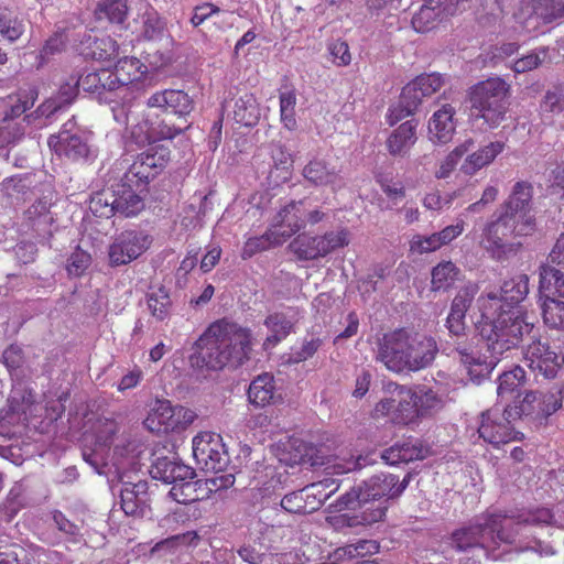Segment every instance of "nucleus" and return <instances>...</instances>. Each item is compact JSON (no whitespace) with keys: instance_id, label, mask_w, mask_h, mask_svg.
Returning <instances> with one entry per match:
<instances>
[{"instance_id":"f257e3e1","label":"nucleus","mask_w":564,"mask_h":564,"mask_svg":"<svg viewBox=\"0 0 564 564\" xmlns=\"http://www.w3.org/2000/svg\"><path fill=\"white\" fill-rule=\"evenodd\" d=\"M528 293L529 276L519 274L506 281L499 292L491 291L478 297L477 305L481 313L478 329L489 355H482L463 343L455 348L456 358L470 381L479 383L487 378L502 355L533 329V324L518 306Z\"/></svg>"},{"instance_id":"f03ea898","label":"nucleus","mask_w":564,"mask_h":564,"mask_svg":"<svg viewBox=\"0 0 564 564\" xmlns=\"http://www.w3.org/2000/svg\"><path fill=\"white\" fill-rule=\"evenodd\" d=\"M553 518L546 508L519 513H482L454 530L449 544L456 551L473 552L477 557H486L489 549L500 543L512 544L528 527L551 524Z\"/></svg>"},{"instance_id":"7ed1b4c3","label":"nucleus","mask_w":564,"mask_h":564,"mask_svg":"<svg viewBox=\"0 0 564 564\" xmlns=\"http://www.w3.org/2000/svg\"><path fill=\"white\" fill-rule=\"evenodd\" d=\"M397 484L398 476L381 473L340 496L336 503L338 510L349 509L357 512L335 517L333 520L335 529L370 525L381 521L388 510L387 501L395 498L392 491Z\"/></svg>"},{"instance_id":"20e7f679","label":"nucleus","mask_w":564,"mask_h":564,"mask_svg":"<svg viewBox=\"0 0 564 564\" xmlns=\"http://www.w3.org/2000/svg\"><path fill=\"white\" fill-rule=\"evenodd\" d=\"M196 362L210 370L236 368L249 359L251 330L226 318L210 324L196 343Z\"/></svg>"},{"instance_id":"39448f33","label":"nucleus","mask_w":564,"mask_h":564,"mask_svg":"<svg viewBox=\"0 0 564 564\" xmlns=\"http://www.w3.org/2000/svg\"><path fill=\"white\" fill-rule=\"evenodd\" d=\"M437 352L438 347L433 337L400 328L383 335L378 344L376 358L388 370L400 373L427 368Z\"/></svg>"},{"instance_id":"423d86ee","label":"nucleus","mask_w":564,"mask_h":564,"mask_svg":"<svg viewBox=\"0 0 564 564\" xmlns=\"http://www.w3.org/2000/svg\"><path fill=\"white\" fill-rule=\"evenodd\" d=\"M534 230V216H521L518 219L511 217L510 213L500 212L495 220L485 226L480 245L494 259L502 261L516 256L522 246L520 241H509V238L527 237Z\"/></svg>"},{"instance_id":"0eeeda50","label":"nucleus","mask_w":564,"mask_h":564,"mask_svg":"<svg viewBox=\"0 0 564 564\" xmlns=\"http://www.w3.org/2000/svg\"><path fill=\"white\" fill-rule=\"evenodd\" d=\"M508 85L500 78H489L475 85L470 91L471 109L490 128H496L505 118Z\"/></svg>"},{"instance_id":"6e6552de","label":"nucleus","mask_w":564,"mask_h":564,"mask_svg":"<svg viewBox=\"0 0 564 564\" xmlns=\"http://www.w3.org/2000/svg\"><path fill=\"white\" fill-rule=\"evenodd\" d=\"M414 394L410 387L394 384L389 398L381 399L373 408V416H389L395 425L416 426L421 422Z\"/></svg>"},{"instance_id":"1a4fd4ad","label":"nucleus","mask_w":564,"mask_h":564,"mask_svg":"<svg viewBox=\"0 0 564 564\" xmlns=\"http://www.w3.org/2000/svg\"><path fill=\"white\" fill-rule=\"evenodd\" d=\"M193 456L205 471L219 473L225 470L229 463L223 438L213 432H202L193 438Z\"/></svg>"},{"instance_id":"9d476101","label":"nucleus","mask_w":564,"mask_h":564,"mask_svg":"<svg viewBox=\"0 0 564 564\" xmlns=\"http://www.w3.org/2000/svg\"><path fill=\"white\" fill-rule=\"evenodd\" d=\"M514 417H509L498 406H494L480 415V424L478 426L479 436L487 443L498 447L502 444H507L521 438L522 433L517 432L512 426L511 422Z\"/></svg>"},{"instance_id":"9b49d317","label":"nucleus","mask_w":564,"mask_h":564,"mask_svg":"<svg viewBox=\"0 0 564 564\" xmlns=\"http://www.w3.org/2000/svg\"><path fill=\"white\" fill-rule=\"evenodd\" d=\"M170 160V150L161 144H151L140 153L129 166L126 182L142 183L147 185L161 173Z\"/></svg>"},{"instance_id":"f8f14e48","label":"nucleus","mask_w":564,"mask_h":564,"mask_svg":"<svg viewBox=\"0 0 564 564\" xmlns=\"http://www.w3.org/2000/svg\"><path fill=\"white\" fill-rule=\"evenodd\" d=\"M152 243V238L141 230H126L109 246V261L122 265L140 257Z\"/></svg>"},{"instance_id":"ddd939ff","label":"nucleus","mask_w":564,"mask_h":564,"mask_svg":"<svg viewBox=\"0 0 564 564\" xmlns=\"http://www.w3.org/2000/svg\"><path fill=\"white\" fill-rule=\"evenodd\" d=\"M303 202H292L284 206L273 219L272 228L265 234L271 243H281L306 224Z\"/></svg>"},{"instance_id":"4468645a","label":"nucleus","mask_w":564,"mask_h":564,"mask_svg":"<svg viewBox=\"0 0 564 564\" xmlns=\"http://www.w3.org/2000/svg\"><path fill=\"white\" fill-rule=\"evenodd\" d=\"M197 417L196 413L183 405H173L169 400H158L147 422L158 423L165 432L187 429Z\"/></svg>"},{"instance_id":"2eb2a0df","label":"nucleus","mask_w":564,"mask_h":564,"mask_svg":"<svg viewBox=\"0 0 564 564\" xmlns=\"http://www.w3.org/2000/svg\"><path fill=\"white\" fill-rule=\"evenodd\" d=\"M523 360L533 372L540 373L544 378H553L563 359L546 343L533 339L524 349Z\"/></svg>"},{"instance_id":"dca6fc26","label":"nucleus","mask_w":564,"mask_h":564,"mask_svg":"<svg viewBox=\"0 0 564 564\" xmlns=\"http://www.w3.org/2000/svg\"><path fill=\"white\" fill-rule=\"evenodd\" d=\"M563 13L564 0H532L521 4L516 18L525 28H535L539 19L551 21Z\"/></svg>"},{"instance_id":"f3484780","label":"nucleus","mask_w":564,"mask_h":564,"mask_svg":"<svg viewBox=\"0 0 564 564\" xmlns=\"http://www.w3.org/2000/svg\"><path fill=\"white\" fill-rule=\"evenodd\" d=\"M147 106L150 108H160L165 112H171L177 117H186L194 109V101L183 90L180 89H163L152 94L148 100Z\"/></svg>"},{"instance_id":"a211bd4d","label":"nucleus","mask_w":564,"mask_h":564,"mask_svg":"<svg viewBox=\"0 0 564 564\" xmlns=\"http://www.w3.org/2000/svg\"><path fill=\"white\" fill-rule=\"evenodd\" d=\"M48 145L57 155H64L70 161L87 160L91 155L87 140L78 133H70L66 129L57 135H52L48 139Z\"/></svg>"},{"instance_id":"6ab92c4d","label":"nucleus","mask_w":564,"mask_h":564,"mask_svg":"<svg viewBox=\"0 0 564 564\" xmlns=\"http://www.w3.org/2000/svg\"><path fill=\"white\" fill-rule=\"evenodd\" d=\"M145 185L142 183L126 182V174L121 178L116 193L115 210L124 217H132L139 214L143 207V199L140 193L143 192Z\"/></svg>"},{"instance_id":"aec40b11","label":"nucleus","mask_w":564,"mask_h":564,"mask_svg":"<svg viewBox=\"0 0 564 564\" xmlns=\"http://www.w3.org/2000/svg\"><path fill=\"white\" fill-rule=\"evenodd\" d=\"M303 176L316 186H330L333 191L345 184L340 170L321 159L310 161L303 169Z\"/></svg>"},{"instance_id":"412c9836","label":"nucleus","mask_w":564,"mask_h":564,"mask_svg":"<svg viewBox=\"0 0 564 564\" xmlns=\"http://www.w3.org/2000/svg\"><path fill=\"white\" fill-rule=\"evenodd\" d=\"M455 108L449 104H444L437 109L429 121V135L433 143L446 144L455 133Z\"/></svg>"},{"instance_id":"4be33fe9","label":"nucleus","mask_w":564,"mask_h":564,"mask_svg":"<svg viewBox=\"0 0 564 564\" xmlns=\"http://www.w3.org/2000/svg\"><path fill=\"white\" fill-rule=\"evenodd\" d=\"M118 44L108 35H86L79 45L80 54L97 61H112L118 56Z\"/></svg>"},{"instance_id":"5701e85b","label":"nucleus","mask_w":564,"mask_h":564,"mask_svg":"<svg viewBox=\"0 0 564 564\" xmlns=\"http://www.w3.org/2000/svg\"><path fill=\"white\" fill-rule=\"evenodd\" d=\"M150 473L154 479L162 480L165 484H175L194 478V470L189 466L169 457H159L152 465Z\"/></svg>"},{"instance_id":"b1692460","label":"nucleus","mask_w":564,"mask_h":564,"mask_svg":"<svg viewBox=\"0 0 564 564\" xmlns=\"http://www.w3.org/2000/svg\"><path fill=\"white\" fill-rule=\"evenodd\" d=\"M297 312L289 311L286 313H273L264 319V325L271 332L264 343L263 348L270 349L284 339L293 329L297 322Z\"/></svg>"},{"instance_id":"393cba45","label":"nucleus","mask_w":564,"mask_h":564,"mask_svg":"<svg viewBox=\"0 0 564 564\" xmlns=\"http://www.w3.org/2000/svg\"><path fill=\"white\" fill-rule=\"evenodd\" d=\"M416 127L415 120H408L391 132L386 142L391 155L404 156L408 154L417 140Z\"/></svg>"},{"instance_id":"a878e982","label":"nucleus","mask_w":564,"mask_h":564,"mask_svg":"<svg viewBox=\"0 0 564 564\" xmlns=\"http://www.w3.org/2000/svg\"><path fill=\"white\" fill-rule=\"evenodd\" d=\"M532 186L528 182H517L508 199L501 206V212L511 214V217L521 219V216H533L531 214Z\"/></svg>"},{"instance_id":"bb28decb","label":"nucleus","mask_w":564,"mask_h":564,"mask_svg":"<svg viewBox=\"0 0 564 564\" xmlns=\"http://www.w3.org/2000/svg\"><path fill=\"white\" fill-rule=\"evenodd\" d=\"M410 388L414 394L413 397L421 421L434 416L444 408V395L433 388L425 384H417Z\"/></svg>"},{"instance_id":"cd10ccee","label":"nucleus","mask_w":564,"mask_h":564,"mask_svg":"<svg viewBox=\"0 0 564 564\" xmlns=\"http://www.w3.org/2000/svg\"><path fill=\"white\" fill-rule=\"evenodd\" d=\"M503 150V142L491 141L488 144L468 154L460 166V171L464 174L471 176L479 170L490 165Z\"/></svg>"},{"instance_id":"c85d7f7f","label":"nucleus","mask_w":564,"mask_h":564,"mask_svg":"<svg viewBox=\"0 0 564 564\" xmlns=\"http://www.w3.org/2000/svg\"><path fill=\"white\" fill-rule=\"evenodd\" d=\"M148 484L139 480L137 482H123L120 490L121 509L128 516H137L142 512L147 501Z\"/></svg>"},{"instance_id":"c756f323","label":"nucleus","mask_w":564,"mask_h":564,"mask_svg":"<svg viewBox=\"0 0 564 564\" xmlns=\"http://www.w3.org/2000/svg\"><path fill=\"white\" fill-rule=\"evenodd\" d=\"M249 401L257 406L275 403L280 399L272 375L264 372L252 380L248 390Z\"/></svg>"},{"instance_id":"7c9ffc66","label":"nucleus","mask_w":564,"mask_h":564,"mask_svg":"<svg viewBox=\"0 0 564 564\" xmlns=\"http://www.w3.org/2000/svg\"><path fill=\"white\" fill-rule=\"evenodd\" d=\"M338 488V482L329 478L306 486L304 488L305 513L319 509Z\"/></svg>"},{"instance_id":"2f4dec72","label":"nucleus","mask_w":564,"mask_h":564,"mask_svg":"<svg viewBox=\"0 0 564 564\" xmlns=\"http://www.w3.org/2000/svg\"><path fill=\"white\" fill-rule=\"evenodd\" d=\"M118 427L117 424L113 421L106 420L101 424V429L97 433L96 437V445L97 448L94 449L91 453H87L86 451L83 452L84 459L90 464L98 474H102V467L107 466V464H100L101 462V454L104 447H107L112 436L117 433Z\"/></svg>"},{"instance_id":"473e14b6","label":"nucleus","mask_w":564,"mask_h":564,"mask_svg":"<svg viewBox=\"0 0 564 564\" xmlns=\"http://www.w3.org/2000/svg\"><path fill=\"white\" fill-rule=\"evenodd\" d=\"M423 98L424 96H420L417 89H414V91H408V85L404 86L400 96L399 106L390 109L389 111L387 117L389 124L393 126L404 117L413 113Z\"/></svg>"},{"instance_id":"72a5a7b5","label":"nucleus","mask_w":564,"mask_h":564,"mask_svg":"<svg viewBox=\"0 0 564 564\" xmlns=\"http://www.w3.org/2000/svg\"><path fill=\"white\" fill-rule=\"evenodd\" d=\"M525 372L523 368L516 366L510 371H505L499 377V383L497 388L498 397L503 400H508L509 398H519L520 394L517 393L519 388L523 386L525 379Z\"/></svg>"},{"instance_id":"f704fd0d","label":"nucleus","mask_w":564,"mask_h":564,"mask_svg":"<svg viewBox=\"0 0 564 564\" xmlns=\"http://www.w3.org/2000/svg\"><path fill=\"white\" fill-rule=\"evenodd\" d=\"M235 120L243 126L251 127L260 117V109L256 98L251 94L241 96L235 104Z\"/></svg>"},{"instance_id":"c9c22d12","label":"nucleus","mask_w":564,"mask_h":564,"mask_svg":"<svg viewBox=\"0 0 564 564\" xmlns=\"http://www.w3.org/2000/svg\"><path fill=\"white\" fill-rule=\"evenodd\" d=\"M460 270L452 261L440 262L432 270V289L446 290L459 280Z\"/></svg>"},{"instance_id":"e433bc0d","label":"nucleus","mask_w":564,"mask_h":564,"mask_svg":"<svg viewBox=\"0 0 564 564\" xmlns=\"http://www.w3.org/2000/svg\"><path fill=\"white\" fill-rule=\"evenodd\" d=\"M25 31L24 21L14 12L0 10V40L15 42Z\"/></svg>"},{"instance_id":"4c0bfd02","label":"nucleus","mask_w":564,"mask_h":564,"mask_svg":"<svg viewBox=\"0 0 564 564\" xmlns=\"http://www.w3.org/2000/svg\"><path fill=\"white\" fill-rule=\"evenodd\" d=\"M541 300L544 324L550 328L564 329V302L547 295Z\"/></svg>"},{"instance_id":"58836bf2","label":"nucleus","mask_w":564,"mask_h":564,"mask_svg":"<svg viewBox=\"0 0 564 564\" xmlns=\"http://www.w3.org/2000/svg\"><path fill=\"white\" fill-rule=\"evenodd\" d=\"M475 147L473 138L465 139L455 149L449 152L441 162L438 170L435 172L437 178H447L457 166L458 162L468 151Z\"/></svg>"},{"instance_id":"ea45409f","label":"nucleus","mask_w":564,"mask_h":564,"mask_svg":"<svg viewBox=\"0 0 564 564\" xmlns=\"http://www.w3.org/2000/svg\"><path fill=\"white\" fill-rule=\"evenodd\" d=\"M506 413L509 417H514L516 420L521 416L541 417V413H539V393H525L521 401H514L513 405L508 404Z\"/></svg>"},{"instance_id":"a19ab883","label":"nucleus","mask_w":564,"mask_h":564,"mask_svg":"<svg viewBox=\"0 0 564 564\" xmlns=\"http://www.w3.org/2000/svg\"><path fill=\"white\" fill-rule=\"evenodd\" d=\"M553 291L564 297V273L549 263L540 267V292Z\"/></svg>"},{"instance_id":"79ce46f5","label":"nucleus","mask_w":564,"mask_h":564,"mask_svg":"<svg viewBox=\"0 0 564 564\" xmlns=\"http://www.w3.org/2000/svg\"><path fill=\"white\" fill-rule=\"evenodd\" d=\"M116 193L113 189H102L91 196L89 209L97 217L109 218L116 214Z\"/></svg>"},{"instance_id":"37998d69","label":"nucleus","mask_w":564,"mask_h":564,"mask_svg":"<svg viewBox=\"0 0 564 564\" xmlns=\"http://www.w3.org/2000/svg\"><path fill=\"white\" fill-rule=\"evenodd\" d=\"M290 248L301 260H315L323 258L317 236L310 237L301 235L291 242Z\"/></svg>"},{"instance_id":"c03bdc74","label":"nucleus","mask_w":564,"mask_h":564,"mask_svg":"<svg viewBox=\"0 0 564 564\" xmlns=\"http://www.w3.org/2000/svg\"><path fill=\"white\" fill-rule=\"evenodd\" d=\"M317 241L321 247L322 256L326 257L337 249L348 246L350 234L346 228H339L317 236Z\"/></svg>"},{"instance_id":"a18cd8bd","label":"nucleus","mask_w":564,"mask_h":564,"mask_svg":"<svg viewBox=\"0 0 564 564\" xmlns=\"http://www.w3.org/2000/svg\"><path fill=\"white\" fill-rule=\"evenodd\" d=\"M170 306V295L164 288H159L148 294V307L156 319H165L169 316Z\"/></svg>"},{"instance_id":"49530a36","label":"nucleus","mask_w":564,"mask_h":564,"mask_svg":"<svg viewBox=\"0 0 564 564\" xmlns=\"http://www.w3.org/2000/svg\"><path fill=\"white\" fill-rule=\"evenodd\" d=\"M280 116L284 127L293 130L296 127L295 106L296 94L294 89H285L280 93Z\"/></svg>"},{"instance_id":"de8ad7c7","label":"nucleus","mask_w":564,"mask_h":564,"mask_svg":"<svg viewBox=\"0 0 564 564\" xmlns=\"http://www.w3.org/2000/svg\"><path fill=\"white\" fill-rule=\"evenodd\" d=\"M127 3L124 0H102L98 3V19L106 18L113 23H122L127 15Z\"/></svg>"},{"instance_id":"09e8293b","label":"nucleus","mask_w":564,"mask_h":564,"mask_svg":"<svg viewBox=\"0 0 564 564\" xmlns=\"http://www.w3.org/2000/svg\"><path fill=\"white\" fill-rule=\"evenodd\" d=\"M25 505L24 489L21 484H14L4 501L0 505V511L8 520H11Z\"/></svg>"},{"instance_id":"8fccbe9b","label":"nucleus","mask_w":564,"mask_h":564,"mask_svg":"<svg viewBox=\"0 0 564 564\" xmlns=\"http://www.w3.org/2000/svg\"><path fill=\"white\" fill-rule=\"evenodd\" d=\"M36 98L37 91L35 88H29L28 90L20 91L15 96L14 100L12 97H10V99L12 100L10 105V111L6 113L4 118H8V120L13 121L14 118L20 117L28 109L33 107Z\"/></svg>"},{"instance_id":"3c124183","label":"nucleus","mask_w":564,"mask_h":564,"mask_svg":"<svg viewBox=\"0 0 564 564\" xmlns=\"http://www.w3.org/2000/svg\"><path fill=\"white\" fill-rule=\"evenodd\" d=\"M115 67L120 78H128L124 80V84H122L123 88L141 78L144 74L142 69L144 66L137 57H123L119 59Z\"/></svg>"},{"instance_id":"603ef678","label":"nucleus","mask_w":564,"mask_h":564,"mask_svg":"<svg viewBox=\"0 0 564 564\" xmlns=\"http://www.w3.org/2000/svg\"><path fill=\"white\" fill-rule=\"evenodd\" d=\"M443 85V78L438 74H429L416 77L408 84V91L417 89L420 96L429 97L437 91Z\"/></svg>"},{"instance_id":"864d4df0","label":"nucleus","mask_w":564,"mask_h":564,"mask_svg":"<svg viewBox=\"0 0 564 564\" xmlns=\"http://www.w3.org/2000/svg\"><path fill=\"white\" fill-rule=\"evenodd\" d=\"M50 207L51 203L47 199H39L26 210V217L33 226L46 228L53 221Z\"/></svg>"},{"instance_id":"5fc2aeb1","label":"nucleus","mask_w":564,"mask_h":564,"mask_svg":"<svg viewBox=\"0 0 564 564\" xmlns=\"http://www.w3.org/2000/svg\"><path fill=\"white\" fill-rule=\"evenodd\" d=\"M550 61L549 48L541 47L517 59L513 64V69L516 73H525Z\"/></svg>"},{"instance_id":"6e6d98bb","label":"nucleus","mask_w":564,"mask_h":564,"mask_svg":"<svg viewBox=\"0 0 564 564\" xmlns=\"http://www.w3.org/2000/svg\"><path fill=\"white\" fill-rule=\"evenodd\" d=\"M542 109L544 112L564 117V84L546 91Z\"/></svg>"},{"instance_id":"4d7b16f0","label":"nucleus","mask_w":564,"mask_h":564,"mask_svg":"<svg viewBox=\"0 0 564 564\" xmlns=\"http://www.w3.org/2000/svg\"><path fill=\"white\" fill-rule=\"evenodd\" d=\"M240 557L250 564H283L284 554L259 553L251 546H243L238 551Z\"/></svg>"},{"instance_id":"13d9d810","label":"nucleus","mask_w":564,"mask_h":564,"mask_svg":"<svg viewBox=\"0 0 564 564\" xmlns=\"http://www.w3.org/2000/svg\"><path fill=\"white\" fill-rule=\"evenodd\" d=\"M24 134L23 124L8 118L0 126V148H6L18 142Z\"/></svg>"},{"instance_id":"bf43d9fd","label":"nucleus","mask_w":564,"mask_h":564,"mask_svg":"<svg viewBox=\"0 0 564 564\" xmlns=\"http://www.w3.org/2000/svg\"><path fill=\"white\" fill-rule=\"evenodd\" d=\"M400 446L404 463L421 460L431 454V448L420 440H409Z\"/></svg>"},{"instance_id":"052dcab7","label":"nucleus","mask_w":564,"mask_h":564,"mask_svg":"<svg viewBox=\"0 0 564 564\" xmlns=\"http://www.w3.org/2000/svg\"><path fill=\"white\" fill-rule=\"evenodd\" d=\"M131 128V137L139 144L152 143L153 142V122H150L148 118H140L132 120L129 126Z\"/></svg>"},{"instance_id":"680f3d73","label":"nucleus","mask_w":564,"mask_h":564,"mask_svg":"<svg viewBox=\"0 0 564 564\" xmlns=\"http://www.w3.org/2000/svg\"><path fill=\"white\" fill-rule=\"evenodd\" d=\"M478 292V286L474 283H468L463 286L452 302L451 311L466 315L475 295Z\"/></svg>"},{"instance_id":"e2e57ef3","label":"nucleus","mask_w":564,"mask_h":564,"mask_svg":"<svg viewBox=\"0 0 564 564\" xmlns=\"http://www.w3.org/2000/svg\"><path fill=\"white\" fill-rule=\"evenodd\" d=\"M195 491L196 482L188 479L173 484L170 496L180 503H188L197 499Z\"/></svg>"},{"instance_id":"0e129e2a","label":"nucleus","mask_w":564,"mask_h":564,"mask_svg":"<svg viewBox=\"0 0 564 564\" xmlns=\"http://www.w3.org/2000/svg\"><path fill=\"white\" fill-rule=\"evenodd\" d=\"M90 263V254L78 248L68 258L66 269L70 275L80 276L89 268Z\"/></svg>"},{"instance_id":"69168bd1","label":"nucleus","mask_w":564,"mask_h":564,"mask_svg":"<svg viewBox=\"0 0 564 564\" xmlns=\"http://www.w3.org/2000/svg\"><path fill=\"white\" fill-rule=\"evenodd\" d=\"M441 248L435 234L430 236L414 235L410 240V251L416 254L434 252Z\"/></svg>"},{"instance_id":"338daca9","label":"nucleus","mask_w":564,"mask_h":564,"mask_svg":"<svg viewBox=\"0 0 564 564\" xmlns=\"http://www.w3.org/2000/svg\"><path fill=\"white\" fill-rule=\"evenodd\" d=\"M223 11L219 7L212 2H203L193 8V14L191 17V24L194 28L202 25L208 19L220 14Z\"/></svg>"},{"instance_id":"774afa93","label":"nucleus","mask_w":564,"mask_h":564,"mask_svg":"<svg viewBox=\"0 0 564 564\" xmlns=\"http://www.w3.org/2000/svg\"><path fill=\"white\" fill-rule=\"evenodd\" d=\"M304 488L285 495L281 500V507L291 513H305Z\"/></svg>"}]
</instances>
